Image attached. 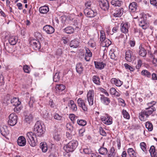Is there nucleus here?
I'll return each instance as SVG.
<instances>
[{
	"instance_id": "nucleus-1",
	"label": "nucleus",
	"mask_w": 157,
	"mask_h": 157,
	"mask_svg": "<svg viewBox=\"0 0 157 157\" xmlns=\"http://www.w3.org/2000/svg\"><path fill=\"white\" fill-rule=\"evenodd\" d=\"M45 128L44 124H42L39 121H37L34 126L33 131L34 133L37 136L41 137L45 132Z\"/></svg>"
},
{
	"instance_id": "nucleus-2",
	"label": "nucleus",
	"mask_w": 157,
	"mask_h": 157,
	"mask_svg": "<svg viewBox=\"0 0 157 157\" xmlns=\"http://www.w3.org/2000/svg\"><path fill=\"white\" fill-rule=\"evenodd\" d=\"M37 136L34 132H30L26 133V139L31 146L34 147L37 145L38 142Z\"/></svg>"
},
{
	"instance_id": "nucleus-3",
	"label": "nucleus",
	"mask_w": 157,
	"mask_h": 157,
	"mask_svg": "<svg viewBox=\"0 0 157 157\" xmlns=\"http://www.w3.org/2000/svg\"><path fill=\"white\" fill-rule=\"evenodd\" d=\"M78 144V143L77 140H72L64 147V149L67 153L72 152L76 149Z\"/></svg>"
},
{
	"instance_id": "nucleus-4",
	"label": "nucleus",
	"mask_w": 157,
	"mask_h": 157,
	"mask_svg": "<svg viewBox=\"0 0 157 157\" xmlns=\"http://www.w3.org/2000/svg\"><path fill=\"white\" fill-rule=\"evenodd\" d=\"M94 91L92 89L89 90L87 93V99L90 106H92L94 104Z\"/></svg>"
},
{
	"instance_id": "nucleus-5",
	"label": "nucleus",
	"mask_w": 157,
	"mask_h": 157,
	"mask_svg": "<svg viewBox=\"0 0 157 157\" xmlns=\"http://www.w3.org/2000/svg\"><path fill=\"white\" fill-rule=\"evenodd\" d=\"M101 119L103 123L109 125L112 123V118L108 114H106L101 117Z\"/></svg>"
},
{
	"instance_id": "nucleus-6",
	"label": "nucleus",
	"mask_w": 157,
	"mask_h": 157,
	"mask_svg": "<svg viewBox=\"0 0 157 157\" xmlns=\"http://www.w3.org/2000/svg\"><path fill=\"white\" fill-rule=\"evenodd\" d=\"M17 122V116L14 113L11 114L9 116L8 124L11 126H13L16 124Z\"/></svg>"
},
{
	"instance_id": "nucleus-7",
	"label": "nucleus",
	"mask_w": 157,
	"mask_h": 157,
	"mask_svg": "<svg viewBox=\"0 0 157 157\" xmlns=\"http://www.w3.org/2000/svg\"><path fill=\"white\" fill-rule=\"evenodd\" d=\"M99 5L100 8L104 10H108L109 8V4L107 0H99Z\"/></svg>"
},
{
	"instance_id": "nucleus-8",
	"label": "nucleus",
	"mask_w": 157,
	"mask_h": 157,
	"mask_svg": "<svg viewBox=\"0 0 157 157\" xmlns=\"http://www.w3.org/2000/svg\"><path fill=\"white\" fill-rule=\"evenodd\" d=\"M77 102L79 106L82 109L83 111L84 112L87 111V106L83 100L81 98H79L77 100Z\"/></svg>"
},
{
	"instance_id": "nucleus-9",
	"label": "nucleus",
	"mask_w": 157,
	"mask_h": 157,
	"mask_svg": "<svg viewBox=\"0 0 157 157\" xmlns=\"http://www.w3.org/2000/svg\"><path fill=\"white\" fill-rule=\"evenodd\" d=\"M138 23L140 26L142 27L143 29H145L148 27L146 22V19L142 17L138 20Z\"/></svg>"
},
{
	"instance_id": "nucleus-10",
	"label": "nucleus",
	"mask_w": 157,
	"mask_h": 157,
	"mask_svg": "<svg viewBox=\"0 0 157 157\" xmlns=\"http://www.w3.org/2000/svg\"><path fill=\"white\" fill-rule=\"evenodd\" d=\"M149 116L146 110H143L139 114V118L141 121H145L146 118L148 117Z\"/></svg>"
},
{
	"instance_id": "nucleus-11",
	"label": "nucleus",
	"mask_w": 157,
	"mask_h": 157,
	"mask_svg": "<svg viewBox=\"0 0 157 157\" xmlns=\"http://www.w3.org/2000/svg\"><path fill=\"white\" fill-rule=\"evenodd\" d=\"M30 43L34 49L36 50H39L40 48V44L39 40H33L30 41Z\"/></svg>"
},
{
	"instance_id": "nucleus-12",
	"label": "nucleus",
	"mask_w": 157,
	"mask_h": 157,
	"mask_svg": "<svg viewBox=\"0 0 157 157\" xmlns=\"http://www.w3.org/2000/svg\"><path fill=\"white\" fill-rule=\"evenodd\" d=\"M1 134L3 136L6 137L9 134V131L8 129L7 126L2 125L0 128Z\"/></svg>"
},
{
	"instance_id": "nucleus-13",
	"label": "nucleus",
	"mask_w": 157,
	"mask_h": 157,
	"mask_svg": "<svg viewBox=\"0 0 157 157\" xmlns=\"http://www.w3.org/2000/svg\"><path fill=\"white\" fill-rule=\"evenodd\" d=\"M123 12V8H117L114 10L113 13V15L115 17H120L122 16Z\"/></svg>"
},
{
	"instance_id": "nucleus-14",
	"label": "nucleus",
	"mask_w": 157,
	"mask_h": 157,
	"mask_svg": "<svg viewBox=\"0 0 157 157\" xmlns=\"http://www.w3.org/2000/svg\"><path fill=\"white\" fill-rule=\"evenodd\" d=\"M84 13L88 17H94L96 14L92 10L88 8H85L84 9Z\"/></svg>"
},
{
	"instance_id": "nucleus-15",
	"label": "nucleus",
	"mask_w": 157,
	"mask_h": 157,
	"mask_svg": "<svg viewBox=\"0 0 157 157\" xmlns=\"http://www.w3.org/2000/svg\"><path fill=\"white\" fill-rule=\"evenodd\" d=\"M130 25L128 23H122L121 25V29L122 32L126 33L128 32V29L130 27Z\"/></svg>"
},
{
	"instance_id": "nucleus-16",
	"label": "nucleus",
	"mask_w": 157,
	"mask_h": 157,
	"mask_svg": "<svg viewBox=\"0 0 157 157\" xmlns=\"http://www.w3.org/2000/svg\"><path fill=\"white\" fill-rule=\"evenodd\" d=\"M43 30L48 34H51L55 31V29L50 25H46L43 28Z\"/></svg>"
},
{
	"instance_id": "nucleus-17",
	"label": "nucleus",
	"mask_w": 157,
	"mask_h": 157,
	"mask_svg": "<svg viewBox=\"0 0 157 157\" xmlns=\"http://www.w3.org/2000/svg\"><path fill=\"white\" fill-rule=\"evenodd\" d=\"M100 100L101 103L105 105H108L110 102V100L108 98L105 97L103 95L100 94Z\"/></svg>"
},
{
	"instance_id": "nucleus-18",
	"label": "nucleus",
	"mask_w": 157,
	"mask_h": 157,
	"mask_svg": "<svg viewBox=\"0 0 157 157\" xmlns=\"http://www.w3.org/2000/svg\"><path fill=\"white\" fill-rule=\"evenodd\" d=\"M17 141L18 144L20 146H24L26 144L25 139L23 136L19 137Z\"/></svg>"
},
{
	"instance_id": "nucleus-19",
	"label": "nucleus",
	"mask_w": 157,
	"mask_h": 157,
	"mask_svg": "<svg viewBox=\"0 0 157 157\" xmlns=\"http://www.w3.org/2000/svg\"><path fill=\"white\" fill-rule=\"evenodd\" d=\"M111 83L112 84H115L117 86H121L123 83V82L121 81L119 79L115 78H112L110 80Z\"/></svg>"
},
{
	"instance_id": "nucleus-20",
	"label": "nucleus",
	"mask_w": 157,
	"mask_h": 157,
	"mask_svg": "<svg viewBox=\"0 0 157 157\" xmlns=\"http://www.w3.org/2000/svg\"><path fill=\"white\" fill-rule=\"evenodd\" d=\"M118 156V155L115 152L114 147H112L108 153L107 157H117Z\"/></svg>"
},
{
	"instance_id": "nucleus-21",
	"label": "nucleus",
	"mask_w": 157,
	"mask_h": 157,
	"mask_svg": "<svg viewBox=\"0 0 157 157\" xmlns=\"http://www.w3.org/2000/svg\"><path fill=\"white\" fill-rule=\"evenodd\" d=\"M138 53L139 55L143 57L146 56L147 52L144 48L142 47V45H140L139 46Z\"/></svg>"
},
{
	"instance_id": "nucleus-22",
	"label": "nucleus",
	"mask_w": 157,
	"mask_h": 157,
	"mask_svg": "<svg viewBox=\"0 0 157 157\" xmlns=\"http://www.w3.org/2000/svg\"><path fill=\"white\" fill-rule=\"evenodd\" d=\"M79 42L76 39H74L71 40L70 42V46L73 48H76L79 46Z\"/></svg>"
},
{
	"instance_id": "nucleus-23",
	"label": "nucleus",
	"mask_w": 157,
	"mask_h": 157,
	"mask_svg": "<svg viewBox=\"0 0 157 157\" xmlns=\"http://www.w3.org/2000/svg\"><path fill=\"white\" fill-rule=\"evenodd\" d=\"M76 69L77 72L79 74H82L83 70V67L81 63H78L76 64Z\"/></svg>"
},
{
	"instance_id": "nucleus-24",
	"label": "nucleus",
	"mask_w": 157,
	"mask_h": 157,
	"mask_svg": "<svg viewBox=\"0 0 157 157\" xmlns=\"http://www.w3.org/2000/svg\"><path fill=\"white\" fill-rule=\"evenodd\" d=\"M105 143H104L101 147L98 149L99 153L103 155H105L108 153V151L107 148L104 147Z\"/></svg>"
},
{
	"instance_id": "nucleus-25",
	"label": "nucleus",
	"mask_w": 157,
	"mask_h": 157,
	"mask_svg": "<svg viewBox=\"0 0 157 157\" xmlns=\"http://www.w3.org/2000/svg\"><path fill=\"white\" fill-rule=\"evenodd\" d=\"M86 52L85 57V59L87 61H89L90 60V58L92 56V53L88 48H85Z\"/></svg>"
},
{
	"instance_id": "nucleus-26",
	"label": "nucleus",
	"mask_w": 157,
	"mask_h": 157,
	"mask_svg": "<svg viewBox=\"0 0 157 157\" xmlns=\"http://www.w3.org/2000/svg\"><path fill=\"white\" fill-rule=\"evenodd\" d=\"M68 106L73 111H76L77 108L73 100H70L68 103Z\"/></svg>"
},
{
	"instance_id": "nucleus-27",
	"label": "nucleus",
	"mask_w": 157,
	"mask_h": 157,
	"mask_svg": "<svg viewBox=\"0 0 157 157\" xmlns=\"http://www.w3.org/2000/svg\"><path fill=\"white\" fill-rule=\"evenodd\" d=\"M62 137V133L60 132H55L53 136V138L55 140L58 141L61 140Z\"/></svg>"
},
{
	"instance_id": "nucleus-28",
	"label": "nucleus",
	"mask_w": 157,
	"mask_h": 157,
	"mask_svg": "<svg viewBox=\"0 0 157 157\" xmlns=\"http://www.w3.org/2000/svg\"><path fill=\"white\" fill-rule=\"evenodd\" d=\"M132 52L130 50H128L125 52V59L128 62H131L132 60Z\"/></svg>"
},
{
	"instance_id": "nucleus-29",
	"label": "nucleus",
	"mask_w": 157,
	"mask_h": 157,
	"mask_svg": "<svg viewBox=\"0 0 157 157\" xmlns=\"http://www.w3.org/2000/svg\"><path fill=\"white\" fill-rule=\"evenodd\" d=\"M95 67L98 69L101 70L103 69L106 64L102 62H94Z\"/></svg>"
},
{
	"instance_id": "nucleus-30",
	"label": "nucleus",
	"mask_w": 157,
	"mask_h": 157,
	"mask_svg": "<svg viewBox=\"0 0 157 157\" xmlns=\"http://www.w3.org/2000/svg\"><path fill=\"white\" fill-rule=\"evenodd\" d=\"M137 3L135 2H133L131 3L129 6V10L132 12H135L137 9Z\"/></svg>"
},
{
	"instance_id": "nucleus-31",
	"label": "nucleus",
	"mask_w": 157,
	"mask_h": 157,
	"mask_svg": "<svg viewBox=\"0 0 157 157\" xmlns=\"http://www.w3.org/2000/svg\"><path fill=\"white\" fill-rule=\"evenodd\" d=\"M18 40V38L17 36H12L10 37L9 41V43L12 45H15Z\"/></svg>"
},
{
	"instance_id": "nucleus-32",
	"label": "nucleus",
	"mask_w": 157,
	"mask_h": 157,
	"mask_svg": "<svg viewBox=\"0 0 157 157\" xmlns=\"http://www.w3.org/2000/svg\"><path fill=\"white\" fill-rule=\"evenodd\" d=\"M63 31L67 34H71L74 32V29L71 26H68L63 29Z\"/></svg>"
},
{
	"instance_id": "nucleus-33",
	"label": "nucleus",
	"mask_w": 157,
	"mask_h": 157,
	"mask_svg": "<svg viewBox=\"0 0 157 157\" xmlns=\"http://www.w3.org/2000/svg\"><path fill=\"white\" fill-rule=\"evenodd\" d=\"M11 103L14 106L19 105L21 103V102L19 101L18 98H13L11 100Z\"/></svg>"
},
{
	"instance_id": "nucleus-34",
	"label": "nucleus",
	"mask_w": 157,
	"mask_h": 157,
	"mask_svg": "<svg viewBox=\"0 0 157 157\" xmlns=\"http://www.w3.org/2000/svg\"><path fill=\"white\" fill-rule=\"evenodd\" d=\"M49 10V9L48 6H44L40 7L39 9V11L40 13L44 14L47 13Z\"/></svg>"
},
{
	"instance_id": "nucleus-35",
	"label": "nucleus",
	"mask_w": 157,
	"mask_h": 157,
	"mask_svg": "<svg viewBox=\"0 0 157 157\" xmlns=\"http://www.w3.org/2000/svg\"><path fill=\"white\" fill-rule=\"evenodd\" d=\"M65 89V86L62 84H57L56 89V91L58 92H62Z\"/></svg>"
},
{
	"instance_id": "nucleus-36",
	"label": "nucleus",
	"mask_w": 157,
	"mask_h": 157,
	"mask_svg": "<svg viewBox=\"0 0 157 157\" xmlns=\"http://www.w3.org/2000/svg\"><path fill=\"white\" fill-rule=\"evenodd\" d=\"M92 81L96 84L98 85H100V78L98 76L94 75L92 77Z\"/></svg>"
},
{
	"instance_id": "nucleus-37",
	"label": "nucleus",
	"mask_w": 157,
	"mask_h": 157,
	"mask_svg": "<svg viewBox=\"0 0 157 157\" xmlns=\"http://www.w3.org/2000/svg\"><path fill=\"white\" fill-rule=\"evenodd\" d=\"M122 3L121 1L117 0H112L111 2V4L115 6H120Z\"/></svg>"
},
{
	"instance_id": "nucleus-38",
	"label": "nucleus",
	"mask_w": 157,
	"mask_h": 157,
	"mask_svg": "<svg viewBox=\"0 0 157 157\" xmlns=\"http://www.w3.org/2000/svg\"><path fill=\"white\" fill-rule=\"evenodd\" d=\"M101 44L103 46L107 47L111 44V42L110 40L107 39L101 42Z\"/></svg>"
},
{
	"instance_id": "nucleus-39",
	"label": "nucleus",
	"mask_w": 157,
	"mask_h": 157,
	"mask_svg": "<svg viewBox=\"0 0 157 157\" xmlns=\"http://www.w3.org/2000/svg\"><path fill=\"white\" fill-rule=\"evenodd\" d=\"M141 74L148 78H150L151 77V74L150 72L146 70H144L141 72Z\"/></svg>"
},
{
	"instance_id": "nucleus-40",
	"label": "nucleus",
	"mask_w": 157,
	"mask_h": 157,
	"mask_svg": "<svg viewBox=\"0 0 157 157\" xmlns=\"http://www.w3.org/2000/svg\"><path fill=\"white\" fill-rule=\"evenodd\" d=\"M149 152L152 157H157V153L155 152V147L154 146H151L149 150Z\"/></svg>"
},
{
	"instance_id": "nucleus-41",
	"label": "nucleus",
	"mask_w": 157,
	"mask_h": 157,
	"mask_svg": "<svg viewBox=\"0 0 157 157\" xmlns=\"http://www.w3.org/2000/svg\"><path fill=\"white\" fill-rule=\"evenodd\" d=\"M127 152L130 157H134V156L136 155V153L132 148H128V149Z\"/></svg>"
},
{
	"instance_id": "nucleus-42",
	"label": "nucleus",
	"mask_w": 157,
	"mask_h": 157,
	"mask_svg": "<svg viewBox=\"0 0 157 157\" xmlns=\"http://www.w3.org/2000/svg\"><path fill=\"white\" fill-rule=\"evenodd\" d=\"M40 147L43 152H46L48 150L47 145L46 143H41L40 144Z\"/></svg>"
},
{
	"instance_id": "nucleus-43",
	"label": "nucleus",
	"mask_w": 157,
	"mask_h": 157,
	"mask_svg": "<svg viewBox=\"0 0 157 157\" xmlns=\"http://www.w3.org/2000/svg\"><path fill=\"white\" fill-rule=\"evenodd\" d=\"M146 110L147 111L149 115L151 114L154 111H156V108L154 106L151 107H148L146 109Z\"/></svg>"
},
{
	"instance_id": "nucleus-44",
	"label": "nucleus",
	"mask_w": 157,
	"mask_h": 157,
	"mask_svg": "<svg viewBox=\"0 0 157 157\" xmlns=\"http://www.w3.org/2000/svg\"><path fill=\"white\" fill-rule=\"evenodd\" d=\"M140 146L141 148L142 151L145 153H146L147 150V145L145 142H141L140 144Z\"/></svg>"
},
{
	"instance_id": "nucleus-45",
	"label": "nucleus",
	"mask_w": 157,
	"mask_h": 157,
	"mask_svg": "<svg viewBox=\"0 0 157 157\" xmlns=\"http://www.w3.org/2000/svg\"><path fill=\"white\" fill-rule=\"evenodd\" d=\"M33 118V116L31 114H30L29 115L25 116V120L26 122L29 124L32 121Z\"/></svg>"
},
{
	"instance_id": "nucleus-46",
	"label": "nucleus",
	"mask_w": 157,
	"mask_h": 157,
	"mask_svg": "<svg viewBox=\"0 0 157 157\" xmlns=\"http://www.w3.org/2000/svg\"><path fill=\"white\" fill-rule=\"evenodd\" d=\"M146 127L149 131H151L153 129V125L150 122L148 121L146 122L145 124Z\"/></svg>"
},
{
	"instance_id": "nucleus-47",
	"label": "nucleus",
	"mask_w": 157,
	"mask_h": 157,
	"mask_svg": "<svg viewBox=\"0 0 157 157\" xmlns=\"http://www.w3.org/2000/svg\"><path fill=\"white\" fill-rule=\"evenodd\" d=\"M122 113L123 116L124 118L127 119H129L130 118V116L128 113L126 111V110L123 109L122 110Z\"/></svg>"
},
{
	"instance_id": "nucleus-48",
	"label": "nucleus",
	"mask_w": 157,
	"mask_h": 157,
	"mask_svg": "<svg viewBox=\"0 0 157 157\" xmlns=\"http://www.w3.org/2000/svg\"><path fill=\"white\" fill-rule=\"evenodd\" d=\"M35 101V100L33 97H31L30 98V100L29 101L28 103L29 107L30 108H33V104Z\"/></svg>"
},
{
	"instance_id": "nucleus-49",
	"label": "nucleus",
	"mask_w": 157,
	"mask_h": 157,
	"mask_svg": "<svg viewBox=\"0 0 157 157\" xmlns=\"http://www.w3.org/2000/svg\"><path fill=\"white\" fill-rule=\"evenodd\" d=\"M100 40L101 42L106 39L105 38V36L104 31H100Z\"/></svg>"
},
{
	"instance_id": "nucleus-50",
	"label": "nucleus",
	"mask_w": 157,
	"mask_h": 157,
	"mask_svg": "<svg viewBox=\"0 0 157 157\" xmlns=\"http://www.w3.org/2000/svg\"><path fill=\"white\" fill-rule=\"evenodd\" d=\"M77 123L78 124L81 126H84L86 124V121L83 120H78Z\"/></svg>"
},
{
	"instance_id": "nucleus-51",
	"label": "nucleus",
	"mask_w": 157,
	"mask_h": 157,
	"mask_svg": "<svg viewBox=\"0 0 157 157\" xmlns=\"http://www.w3.org/2000/svg\"><path fill=\"white\" fill-rule=\"evenodd\" d=\"M53 117L54 118L58 121H61L62 120V117L59 115L58 114L55 113L53 114Z\"/></svg>"
},
{
	"instance_id": "nucleus-52",
	"label": "nucleus",
	"mask_w": 157,
	"mask_h": 157,
	"mask_svg": "<svg viewBox=\"0 0 157 157\" xmlns=\"http://www.w3.org/2000/svg\"><path fill=\"white\" fill-rule=\"evenodd\" d=\"M124 66L126 69L129 70L131 71H133L135 70L133 67L129 65L127 63L124 64Z\"/></svg>"
},
{
	"instance_id": "nucleus-53",
	"label": "nucleus",
	"mask_w": 157,
	"mask_h": 157,
	"mask_svg": "<svg viewBox=\"0 0 157 157\" xmlns=\"http://www.w3.org/2000/svg\"><path fill=\"white\" fill-rule=\"evenodd\" d=\"M23 70L24 71L27 73H29L30 72L29 70L30 67L27 65H25L23 66Z\"/></svg>"
},
{
	"instance_id": "nucleus-54",
	"label": "nucleus",
	"mask_w": 157,
	"mask_h": 157,
	"mask_svg": "<svg viewBox=\"0 0 157 157\" xmlns=\"http://www.w3.org/2000/svg\"><path fill=\"white\" fill-rule=\"evenodd\" d=\"M83 151L86 154H90L91 155V154L92 153V151L91 149L88 147L84 148L83 149Z\"/></svg>"
},
{
	"instance_id": "nucleus-55",
	"label": "nucleus",
	"mask_w": 157,
	"mask_h": 157,
	"mask_svg": "<svg viewBox=\"0 0 157 157\" xmlns=\"http://www.w3.org/2000/svg\"><path fill=\"white\" fill-rule=\"evenodd\" d=\"M34 36L38 40H41L42 38V34L36 32L35 33Z\"/></svg>"
},
{
	"instance_id": "nucleus-56",
	"label": "nucleus",
	"mask_w": 157,
	"mask_h": 157,
	"mask_svg": "<svg viewBox=\"0 0 157 157\" xmlns=\"http://www.w3.org/2000/svg\"><path fill=\"white\" fill-rule=\"evenodd\" d=\"M59 73H56L53 77L54 81L55 82H58L59 80Z\"/></svg>"
},
{
	"instance_id": "nucleus-57",
	"label": "nucleus",
	"mask_w": 157,
	"mask_h": 157,
	"mask_svg": "<svg viewBox=\"0 0 157 157\" xmlns=\"http://www.w3.org/2000/svg\"><path fill=\"white\" fill-rule=\"evenodd\" d=\"M99 132L100 134L103 136H105L106 135V133L105 130L101 127L99 128Z\"/></svg>"
},
{
	"instance_id": "nucleus-58",
	"label": "nucleus",
	"mask_w": 157,
	"mask_h": 157,
	"mask_svg": "<svg viewBox=\"0 0 157 157\" xmlns=\"http://www.w3.org/2000/svg\"><path fill=\"white\" fill-rule=\"evenodd\" d=\"M69 117L72 121V122L74 124L75 123V116L74 114H70L69 116Z\"/></svg>"
},
{
	"instance_id": "nucleus-59",
	"label": "nucleus",
	"mask_w": 157,
	"mask_h": 157,
	"mask_svg": "<svg viewBox=\"0 0 157 157\" xmlns=\"http://www.w3.org/2000/svg\"><path fill=\"white\" fill-rule=\"evenodd\" d=\"M48 105L52 108H54L55 107V105L54 103L53 102V100L52 99L50 100L48 102Z\"/></svg>"
},
{
	"instance_id": "nucleus-60",
	"label": "nucleus",
	"mask_w": 157,
	"mask_h": 157,
	"mask_svg": "<svg viewBox=\"0 0 157 157\" xmlns=\"http://www.w3.org/2000/svg\"><path fill=\"white\" fill-rule=\"evenodd\" d=\"M150 2L151 4L157 8V0H150Z\"/></svg>"
},
{
	"instance_id": "nucleus-61",
	"label": "nucleus",
	"mask_w": 157,
	"mask_h": 157,
	"mask_svg": "<svg viewBox=\"0 0 157 157\" xmlns=\"http://www.w3.org/2000/svg\"><path fill=\"white\" fill-rule=\"evenodd\" d=\"M156 103V102L155 101H152L150 102H148L147 103V105L148 107H151L153 106Z\"/></svg>"
},
{
	"instance_id": "nucleus-62",
	"label": "nucleus",
	"mask_w": 157,
	"mask_h": 157,
	"mask_svg": "<svg viewBox=\"0 0 157 157\" xmlns=\"http://www.w3.org/2000/svg\"><path fill=\"white\" fill-rule=\"evenodd\" d=\"M63 53L61 49H58L57 50L56 52V55L58 57L60 56Z\"/></svg>"
},
{
	"instance_id": "nucleus-63",
	"label": "nucleus",
	"mask_w": 157,
	"mask_h": 157,
	"mask_svg": "<svg viewBox=\"0 0 157 157\" xmlns=\"http://www.w3.org/2000/svg\"><path fill=\"white\" fill-rule=\"evenodd\" d=\"M151 79L153 80H157V74L155 73H153L151 75Z\"/></svg>"
},
{
	"instance_id": "nucleus-64",
	"label": "nucleus",
	"mask_w": 157,
	"mask_h": 157,
	"mask_svg": "<svg viewBox=\"0 0 157 157\" xmlns=\"http://www.w3.org/2000/svg\"><path fill=\"white\" fill-rule=\"evenodd\" d=\"M85 131L84 128H82L80 129L79 131V134L80 136H82L84 135V133Z\"/></svg>"
}]
</instances>
